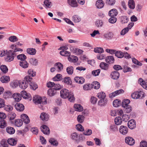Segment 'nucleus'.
Listing matches in <instances>:
<instances>
[{
  "label": "nucleus",
  "mask_w": 147,
  "mask_h": 147,
  "mask_svg": "<svg viewBox=\"0 0 147 147\" xmlns=\"http://www.w3.org/2000/svg\"><path fill=\"white\" fill-rule=\"evenodd\" d=\"M109 20V22L112 24H114L115 23L117 20V19L114 17H111Z\"/></svg>",
  "instance_id": "63"
},
{
  "label": "nucleus",
  "mask_w": 147,
  "mask_h": 147,
  "mask_svg": "<svg viewBox=\"0 0 147 147\" xmlns=\"http://www.w3.org/2000/svg\"><path fill=\"white\" fill-rule=\"evenodd\" d=\"M125 142L127 144L131 146L134 144L135 141L133 138L129 137H127L125 138Z\"/></svg>",
  "instance_id": "8"
},
{
  "label": "nucleus",
  "mask_w": 147,
  "mask_h": 147,
  "mask_svg": "<svg viewBox=\"0 0 147 147\" xmlns=\"http://www.w3.org/2000/svg\"><path fill=\"white\" fill-rule=\"evenodd\" d=\"M60 96L61 98H68V100L71 102H74L75 98L72 93L66 89H63L60 91Z\"/></svg>",
  "instance_id": "1"
},
{
  "label": "nucleus",
  "mask_w": 147,
  "mask_h": 147,
  "mask_svg": "<svg viewBox=\"0 0 147 147\" xmlns=\"http://www.w3.org/2000/svg\"><path fill=\"white\" fill-rule=\"evenodd\" d=\"M68 4L72 7H75L78 6V4L76 0H67Z\"/></svg>",
  "instance_id": "24"
},
{
  "label": "nucleus",
  "mask_w": 147,
  "mask_h": 147,
  "mask_svg": "<svg viewBox=\"0 0 147 147\" xmlns=\"http://www.w3.org/2000/svg\"><path fill=\"white\" fill-rule=\"evenodd\" d=\"M113 106L115 107H118L121 105V101L118 99L115 100L113 102Z\"/></svg>",
  "instance_id": "52"
},
{
  "label": "nucleus",
  "mask_w": 147,
  "mask_h": 147,
  "mask_svg": "<svg viewBox=\"0 0 147 147\" xmlns=\"http://www.w3.org/2000/svg\"><path fill=\"white\" fill-rule=\"evenodd\" d=\"M20 65L22 68L25 69L28 67L29 64L25 60H23V61H20Z\"/></svg>",
  "instance_id": "20"
},
{
  "label": "nucleus",
  "mask_w": 147,
  "mask_h": 147,
  "mask_svg": "<svg viewBox=\"0 0 147 147\" xmlns=\"http://www.w3.org/2000/svg\"><path fill=\"white\" fill-rule=\"evenodd\" d=\"M128 5L130 9H133L135 7V3L134 0H129L128 2Z\"/></svg>",
  "instance_id": "40"
},
{
  "label": "nucleus",
  "mask_w": 147,
  "mask_h": 147,
  "mask_svg": "<svg viewBox=\"0 0 147 147\" xmlns=\"http://www.w3.org/2000/svg\"><path fill=\"white\" fill-rule=\"evenodd\" d=\"M115 56L118 58H122L124 57V54L123 53L119 51H116L115 53Z\"/></svg>",
  "instance_id": "44"
},
{
  "label": "nucleus",
  "mask_w": 147,
  "mask_h": 147,
  "mask_svg": "<svg viewBox=\"0 0 147 147\" xmlns=\"http://www.w3.org/2000/svg\"><path fill=\"white\" fill-rule=\"evenodd\" d=\"M119 131L121 134L123 135H125L128 132V128L126 126L121 125L120 127Z\"/></svg>",
  "instance_id": "11"
},
{
  "label": "nucleus",
  "mask_w": 147,
  "mask_h": 147,
  "mask_svg": "<svg viewBox=\"0 0 147 147\" xmlns=\"http://www.w3.org/2000/svg\"><path fill=\"white\" fill-rule=\"evenodd\" d=\"M30 75L26 76L24 79V80L26 82H28V84L31 83L32 82V77L35 76L36 74H29Z\"/></svg>",
  "instance_id": "9"
},
{
  "label": "nucleus",
  "mask_w": 147,
  "mask_h": 147,
  "mask_svg": "<svg viewBox=\"0 0 147 147\" xmlns=\"http://www.w3.org/2000/svg\"><path fill=\"white\" fill-rule=\"evenodd\" d=\"M74 80L76 82L80 84L84 83L85 81L84 78L82 77H76L74 78Z\"/></svg>",
  "instance_id": "16"
},
{
  "label": "nucleus",
  "mask_w": 147,
  "mask_h": 147,
  "mask_svg": "<svg viewBox=\"0 0 147 147\" xmlns=\"http://www.w3.org/2000/svg\"><path fill=\"white\" fill-rule=\"evenodd\" d=\"M124 91L122 89L116 90L109 94V97L110 98H112L118 95L119 94L124 93Z\"/></svg>",
  "instance_id": "5"
},
{
  "label": "nucleus",
  "mask_w": 147,
  "mask_h": 147,
  "mask_svg": "<svg viewBox=\"0 0 147 147\" xmlns=\"http://www.w3.org/2000/svg\"><path fill=\"white\" fill-rule=\"evenodd\" d=\"M72 20L75 22H79L81 20L80 17L78 15H74L72 17Z\"/></svg>",
  "instance_id": "30"
},
{
  "label": "nucleus",
  "mask_w": 147,
  "mask_h": 147,
  "mask_svg": "<svg viewBox=\"0 0 147 147\" xmlns=\"http://www.w3.org/2000/svg\"><path fill=\"white\" fill-rule=\"evenodd\" d=\"M132 60L133 63L134 64L139 66H141L142 65V63L136 59L135 58H132Z\"/></svg>",
  "instance_id": "57"
},
{
  "label": "nucleus",
  "mask_w": 147,
  "mask_h": 147,
  "mask_svg": "<svg viewBox=\"0 0 147 147\" xmlns=\"http://www.w3.org/2000/svg\"><path fill=\"white\" fill-rule=\"evenodd\" d=\"M7 141L8 144L11 146H14L17 143V141L12 138L9 139Z\"/></svg>",
  "instance_id": "39"
},
{
  "label": "nucleus",
  "mask_w": 147,
  "mask_h": 147,
  "mask_svg": "<svg viewBox=\"0 0 147 147\" xmlns=\"http://www.w3.org/2000/svg\"><path fill=\"white\" fill-rule=\"evenodd\" d=\"M16 55L14 53H13L11 50L8 51V53L6 55V56L5 58V60L8 62H10L13 60L14 56Z\"/></svg>",
  "instance_id": "2"
},
{
  "label": "nucleus",
  "mask_w": 147,
  "mask_h": 147,
  "mask_svg": "<svg viewBox=\"0 0 147 147\" xmlns=\"http://www.w3.org/2000/svg\"><path fill=\"white\" fill-rule=\"evenodd\" d=\"M56 92V91L53 88L49 89L48 91V94L51 96H53Z\"/></svg>",
  "instance_id": "47"
},
{
  "label": "nucleus",
  "mask_w": 147,
  "mask_h": 147,
  "mask_svg": "<svg viewBox=\"0 0 147 147\" xmlns=\"http://www.w3.org/2000/svg\"><path fill=\"white\" fill-rule=\"evenodd\" d=\"M54 67L56 68V71L58 73L62 70L63 69V65L60 62L56 63L54 65Z\"/></svg>",
  "instance_id": "6"
},
{
  "label": "nucleus",
  "mask_w": 147,
  "mask_h": 147,
  "mask_svg": "<svg viewBox=\"0 0 147 147\" xmlns=\"http://www.w3.org/2000/svg\"><path fill=\"white\" fill-rule=\"evenodd\" d=\"M92 88L95 89H98L100 87V84L99 82L97 81H95L93 82L91 85Z\"/></svg>",
  "instance_id": "42"
},
{
  "label": "nucleus",
  "mask_w": 147,
  "mask_h": 147,
  "mask_svg": "<svg viewBox=\"0 0 147 147\" xmlns=\"http://www.w3.org/2000/svg\"><path fill=\"white\" fill-rule=\"evenodd\" d=\"M6 131L7 132L10 134H12L15 132V130L12 127L8 126L6 128Z\"/></svg>",
  "instance_id": "27"
},
{
  "label": "nucleus",
  "mask_w": 147,
  "mask_h": 147,
  "mask_svg": "<svg viewBox=\"0 0 147 147\" xmlns=\"http://www.w3.org/2000/svg\"><path fill=\"white\" fill-rule=\"evenodd\" d=\"M12 95V93L11 92L7 91L4 92L3 94V97L6 99L11 97Z\"/></svg>",
  "instance_id": "28"
},
{
  "label": "nucleus",
  "mask_w": 147,
  "mask_h": 147,
  "mask_svg": "<svg viewBox=\"0 0 147 147\" xmlns=\"http://www.w3.org/2000/svg\"><path fill=\"white\" fill-rule=\"evenodd\" d=\"M118 14L117 10L115 9H113L110 10L109 12V15L111 17L116 16Z\"/></svg>",
  "instance_id": "22"
},
{
  "label": "nucleus",
  "mask_w": 147,
  "mask_h": 147,
  "mask_svg": "<svg viewBox=\"0 0 147 147\" xmlns=\"http://www.w3.org/2000/svg\"><path fill=\"white\" fill-rule=\"evenodd\" d=\"M1 81L3 83H7L10 81V78L9 76H4L0 78Z\"/></svg>",
  "instance_id": "17"
},
{
  "label": "nucleus",
  "mask_w": 147,
  "mask_h": 147,
  "mask_svg": "<svg viewBox=\"0 0 147 147\" xmlns=\"http://www.w3.org/2000/svg\"><path fill=\"white\" fill-rule=\"evenodd\" d=\"M49 142L51 145L55 146H57L58 144L57 141L54 138H50L49 140Z\"/></svg>",
  "instance_id": "34"
},
{
  "label": "nucleus",
  "mask_w": 147,
  "mask_h": 147,
  "mask_svg": "<svg viewBox=\"0 0 147 147\" xmlns=\"http://www.w3.org/2000/svg\"><path fill=\"white\" fill-rule=\"evenodd\" d=\"M44 4L47 8H50L51 5V2L49 0H45L44 1Z\"/></svg>",
  "instance_id": "64"
},
{
  "label": "nucleus",
  "mask_w": 147,
  "mask_h": 147,
  "mask_svg": "<svg viewBox=\"0 0 147 147\" xmlns=\"http://www.w3.org/2000/svg\"><path fill=\"white\" fill-rule=\"evenodd\" d=\"M16 114L13 112H11L8 115V117L10 120H12L15 118Z\"/></svg>",
  "instance_id": "60"
},
{
  "label": "nucleus",
  "mask_w": 147,
  "mask_h": 147,
  "mask_svg": "<svg viewBox=\"0 0 147 147\" xmlns=\"http://www.w3.org/2000/svg\"><path fill=\"white\" fill-rule=\"evenodd\" d=\"M128 127L131 129H134L136 127V125L135 120L132 119L128 121L127 123Z\"/></svg>",
  "instance_id": "12"
},
{
  "label": "nucleus",
  "mask_w": 147,
  "mask_h": 147,
  "mask_svg": "<svg viewBox=\"0 0 147 147\" xmlns=\"http://www.w3.org/2000/svg\"><path fill=\"white\" fill-rule=\"evenodd\" d=\"M84 118V116L80 115L78 116L77 120L79 123H81L83 122Z\"/></svg>",
  "instance_id": "56"
},
{
  "label": "nucleus",
  "mask_w": 147,
  "mask_h": 147,
  "mask_svg": "<svg viewBox=\"0 0 147 147\" xmlns=\"http://www.w3.org/2000/svg\"><path fill=\"white\" fill-rule=\"evenodd\" d=\"M123 107L125 108L124 111L126 113H129L132 111L131 107L130 105L127 106Z\"/></svg>",
  "instance_id": "58"
},
{
  "label": "nucleus",
  "mask_w": 147,
  "mask_h": 147,
  "mask_svg": "<svg viewBox=\"0 0 147 147\" xmlns=\"http://www.w3.org/2000/svg\"><path fill=\"white\" fill-rule=\"evenodd\" d=\"M17 58L20 61H23V60H25L26 59V57L24 54H21L18 55Z\"/></svg>",
  "instance_id": "49"
},
{
  "label": "nucleus",
  "mask_w": 147,
  "mask_h": 147,
  "mask_svg": "<svg viewBox=\"0 0 147 147\" xmlns=\"http://www.w3.org/2000/svg\"><path fill=\"white\" fill-rule=\"evenodd\" d=\"M94 52L95 53H103L104 51L102 48L96 47L94 49Z\"/></svg>",
  "instance_id": "54"
},
{
  "label": "nucleus",
  "mask_w": 147,
  "mask_h": 147,
  "mask_svg": "<svg viewBox=\"0 0 147 147\" xmlns=\"http://www.w3.org/2000/svg\"><path fill=\"white\" fill-rule=\"evenodd\" d=\"M65 83L67 84L71 85L72 84V81L71 78L69 77H65L64 79Z\"/></svg>",
  "instance_id": "46"
},
{
  "label": "nucleus",
  "mask_w": 147,
  "mask_h": 147,
  "mask_svg": "<svg viewBox=\"0 0 147 147\" xmlns=\"http://www.w3.org/2000/svg\"><path fill=\"white\" fill-rule=\"evenodd\" d=\"M21 96L25 99H28L29 100H31V97L30 95L27 93L25 90H23L21 92Z\"/></svg>",
  "instance_id": "14"
},
{
  "label": "nucleus",
  "mask_w": 147,
  "mask_h": 147,
  "mask_svg": "<svg viewBox=\"0 0 147 147\" xmlns=\"http://www.w3.org/2000/svg\"><path fill=\"white\" fill-rule=\"evenodd\" d=\"M1 70L4 73H6L8 71V68L7 66L4 65H2L0 67Z\"/></svg>",
  "instance_id": "55"
},
{
  "label": "nucleus",
  "mask_w": 147,
  "mask_h": 147,
  "mask_svg": "<svg viewBox=\"0 0 147 147\" xmlns=\"http://www.w3.org/2000/svg\"><path fill=\"white\" fill-rule=\"evenodd\" d=\"M143 94L144 93L142 91H136L131 94V97L133 98L137 99L139 98L142 95L143 96Z\"/></svg>",
  "instance_id": "4"
},
{
  "label": "nucleus",
  "mask_w": 147,
  "mask_h": 147,
  "mask_svg": "<svg viewBox=\"0 0 147 147\" xmlns=\"http://www.w3.org/2000/svg\"><path fill=\"white\" fill-rule=\"evenodd\" d=\"M80 135L76 132L72 133L71 136V138L77 143H78L80 141Z\"/></svg>",
  "instance_id": "3"
},
{
  "label": "nucleus",
  "mask_w": 147,
  "mask_h": 147,
  "mask_svg": "<svg viewBox=\"0 0 147 147\" xmlns=\"http://www.w3.org/2000/svg\"><path fill=\"white\" fill-rule=\"evenodd\" d=\"M130 102V100L128 99H125L123 100L122 102V106L123 107L129 106L128 105Z\"/></svg>",
  "instance_id": "50"
},
{
  "label": "nucleus",
  "mask_w": 147,
  "mask_h": 147,
  "mask_svg": "<svg viewBox=\"0 0 147 147\" xmlns=\"http://www.w3.org/2000/svg\"><path fill=\"white\" fill-rule=\"evenodd\" d=\"M36 50L35 49L31 48L27 49V52L28 54L30 55H35L36 54Z\"/></svg>",
  "instance_id": "35"
},
{
  "label": "nucleus",
  "mask_w": 147,
  "mask_h": 147,
  "mask_svg": "<svg viewBox=\"0 0 147 147\" xmlns=\"http://www.w3.org/2000/svg\"><path fill=\"white\" fill-rule=\"evenodd\" d=\"M62 79V76L61 74H57L54 78L53 80L54 81H58Z\"/></svg>",
  "instance_id": "53"
},
{
  "label": "nucleus",
  "mask_w": 147,
  "mask_h": 147,
  "mask_svg": "<svg viewBox=\"0 0 147 147\" xmlns=\"http://www.w3.org/2000/svg\"><path fill=\"white\" fill-rule=\"evenodd\" d=\"M122 120L121 117H116L114 120L115 123L117 125H120L122 123Z\"/></svg>",
  "instance_id": "41"
},
{
  "label": "nucleus",
  "mask_w": 147,
  "mask_h": 147,
  "mask_svg": "<svg viewBox=\"0 0 147 147\" xmlns=\"http://www.w3.org/2000/svg\"><path fill=\"white\" fill-rule=\"evenodd\" d=\"M120 19L122 24L127 23L128 21V18L126 16H121L120 17Z\"/></svg>",
  "instance_id": "38"
},
{
  "label": "nucleus",
  "mask_w": 147,
  "mask_h": 147,
  "mask_svg": "<svg viewBox=\"0 0 147 147\" xmlns=\"http://www.w3.org/2000/svg\"><path fill=\"white\" fill-rule=\"evenodd\" d=\"M0 146L2 147H8V145L5 139L2 140L0 142Z\"/></svg>",
  "instance_id": "48"
},
{
  "label": "nucleus",
  "mask_w": 147,
  "mask_h": 147,
  "mask_svg": "<svg viewBox=\"0 0 147 147\" xmlns=\"http://www.w3.org/2000/svg\"><path fill=\"white\" fill-rule=\"evenodd\" d=\"M29 62L31 64L34 66L37 65L38 63V60L34 58H30Z\"/></svg>",
  "instance_id": "29"
},
{
  "label": "nucleus",
  "mask_w": 147,
  "mask_h": 147,
  "mask_svg": "<svg viewBox=\"0 0 147 147\" xmlns=\"http://www.w3.org/2000/svg\"><path fill=\"white\" fill-rule=\"evenodd\" d=\"M29 84L32 88L34 90H36L38 87L36 84L34 82H32L30 83Z\"/></svg>",
  "instance_id": "62"
},
{
  "label": "nucleus",
  "mask_w": 147,
  "mask_h": 147,
  "mask_svg": "<svg viewBox=\"0 0 147 147\" xmlns=\"http://www.w3.org/2000/svg\"><path fill=\"white\" fill-rule=\"evenodd\" d=\"M74 107L76 111H82L83 109L82 106L79 104H75L74 105Z\"/></svg>",
  "instance_id": "43"
},
{
  "label": "nucleus",
  "mask_w": 147,
  "mask_h": 147,
  "mask_svg": "<svg viewBox=\"0 0 147 147\" xmlns=\"http://www.w3.org/2000/svg\"><path fill=\"white\" fill-rule=\"evenodd\" d=\"M61 55L65 56H69L70 55V53L65 50H62L60 52Z\"/></svg>",
  "instance_id": "45"
},
{
  "label": "nucleus",
  "mask_w": 147,
  "mask_h": 147,
  "mask_svg": "<svg viewBox=\"0 0 147 147\" xmlns=\"http://www.w3.org/2000/svg\"><path fill=\"white\" fill-rule=\"evenodd\" d=\"M19 86L20 88L23 89H26L28 86L29 84L28 82H26L24 80L19 82Z\"/></svg>",
  "instance_id": "7"
},
{
  "label": "nucleus",
  "mask_w": 147,
  "mask_h": 147,
  "mask_svg": "<svg viewBox=\"0 0 147 147\" xmlns=\"http://www.w3.org/2000/svg\"><path fill=\"white\" fill-rule=\"evenodd\" d=\"M105 3L102 0H97L96 2V6L98 8L101 9L104 6Z\"/></svg>",
  "instance_id": "18"
},
{
  "label": "nucleus",
  "mask_w": 147,
  "mask_h": 147,
  "mask_svg": "<svg viewBox=\"0 0 147 147\" xmlns=\"http://www.w3.org/2000/svg\"><path fill=\"white\" fill-rule=\"evenodd\" d=\"M40 117L43 121H47L49 119V115L45 113H42L40 114Z\"/></svg>",
  "instance_id": "19"
},
{
  "label": "nucleus",
  "mask_w": 147,
  "mask_h": 147,
  "mask_svg": "<svg viewBox=\"0 0 147 147\" xmlns=\"http://www.w3.org/2000/svg\"><path fill=\"white\" fill-rule=\"evenodd\" d=\"M10 48L12 49V50L11 51H12L13 53H15L17 51H23V49L20 48H18L17 47L16 45L13 44L11 46Z\"/></svg>",
  "instance_id": "21"
},
{
  "label": "nucleus",
  "mask_w": 147,
  "mask_h": 147,
  "mask_svg": "<svg viewBox=\"0 0 147 147\" xmlns=\"http://www.w3.org/2000/svg\"><path fill=\"white\" fill-rule=\"evenodd\" d=\"M106 62L108 63H113L114 62V59L112 56H108L105 58Z\"/></svg>",
  "instance_id": "25"
},
{
  "label": "nucleus",
  "mask_w": 147,
  "mask_h": 147,
  "mask_svg": "<svg viewBox=\"0 0 147 147\" xmlns=\"http://www.w3.org/2000/svg\"><path fill=\"white\" fill-rule=\"evenodd\" d=\"M33 101L36 104H41V97H38V96H37L34 97L33 99Z\"/></svg>",
  "instance_id": "33"
},
{
  "label": "nucleus",
  "mask_w": 147,
  "mask_h": 147,
  "mask_svg": "<svg viewBox=\"0 0 147 147\" xmlns=\"http://www.w3.org/2000/svg\"><path fill=\"white\" fill-rule=\"evenodd\" d=\"M12 96L16 101L18 102L21 99V96L20 93H15L13 94Z\"/></svg>",
  "instance_id": "23"
},
{
  "label": "nucleus",
  "mask_w": 147,
  "mask_h": 147,
  "mask_svg": "<svg viewBox=\"0 0 147 147\" xmlns=\"http://www.w3.org/2000/svg\"><path fill=\"white\" fill-rule=\"evenodd\" d=\"M76 128L78 130L83 131L84 130V128L80 124H79L76 125Z\"/></svg>",
  "instance_id": "61"
},
{
  "label": "nucleus",
  "mask_w": 147,
  "mask_h": 147,
  "mask_svg": "<svg viewBox=\"0 0 147 147\" xmlns=\"http://www.w3.org/2000/svg\"><path fill=\"white\" fill-rule=\"evenodd\" d=\"M9 40L10 41L13 42L17 41L18 40L17 37L15 36H10L9 38Z\"/></svg>",
  "instance_id": "59"
},
{
  "label": "nucleus",
  "mask_w": 147,
  "mask_h": 147,
  "mask_svg": "<svg viewBox=\"0 0 147 147\" xmlns=\"http://www.w3.org/2000/svg\"><path fill=\"white\" fill-rule=\"evenodd\" d=\"M97 97L99 98H105L106 96L105 93L103 92H102L98 93L97 94Z\"/></svg>",
  "instance_id": "51"
},
{
  "label": "nucleus",
  "mask_w": 147,
  "mask_h": 147,
  "mask_svg": "<svg viewBox=\"0 0 147 147\" xmlns=\"http://www.w3.org/2000/svg\"><path fill=\"white\" fill-rule=\"evenodd\" d=\"M107 99L103 98L100 99L98 102V104L100 106H104L107 103Z\"/></svg>",
  "instance_id": "32"
},
{
  "label": "nucleus",
  "mask_w": 147,
  "mask_h": 147,
  "mask_svg": "<svg viewBox=\"0 0 147 147\" xmlns=\"http://www.w3.org/2000/svg\"><path fill=\"white\" fill-rule=\"evenodd\" d=\"M7 125V124L5 121L3 119H1L0 120V128H4Z\"/></svg>",
  "instance_id": "36"
},
{
  "label": "nucleus",
  "mask_w": 147,
  "mask_h": 147,
  "mask_svg": "<svg viewBox=\"0 0 147 147\" xmlns=\"http://www.w3.org/2000/svg\"><path fill=\"white\" fill-rule=\"evenodd\" d=\"M100 68L104 70H107L109 68V65L105 62H101L100 64Z\"/></svg>",
  "instance_id": "26"
},
{
  "label": "nucleus",
  "mask_w": 147,
  "mask_h": 147,
  "mask_svg": "<svg viewBox=\"0 0 147 147\" xmlns=\"http://www.w3.org/2000/svg\"><path fill=\"white\" fill-rule=\"evenodd\" d=\"M113 36V33L111 32H109L104 34V37L107 39L110 40L112 38Z\"/></svg>",
  "instance_id": "31"
},
{
  "label": "nucleus",
  "mask_w": 147,
  "mask_h": 147,
  "mask_svg": "<svg viewBox=\"0 0 147 147\" xmlns=\"http://www.w3.org/2000/svg\"><path fill=\"white\" fill-rule=\"evenodd\" d=\"M16 109L19 111H23L24 109V106L22 104L17 103L15 105Z\"/></svg>",
  "instance_id": "15"
},
{
  "label": "nucleus",
  "mask_w": 147,
  "mask_h": 147,
  "mask_svg": "<svg viewBox=\"0 0 147 147\" xmlns=\"http://www.w3.org/2000/svg\"><path fill=\"white\" fill-rule=\"evenodd\" d=\"M42 131L45 134L49 135L50 133V129L46 125H43L40 127Z\"/></svg>",
  "instance_id": "10"
},
{
  "label": "nucleus",
  "mask_w": 147,
  "mask_h": 147,
  "mask_svg": "<svg viewBox=\"0 0 147 147\" xmlns=\"http://www.w3.org/2000/svg\"><path fill=\"white\" fill-rule=\"evenodd\" d=\"M21 118L22 120V121L26 124L30 122V120L28 116L24 114H22L21 115Z\"/></svg>",
  "instance_id": "13"
},
{
  "label": "nucleus",
  "mask_w": 147,
  "mask_h": 147,
  "mask_svg": "<svg viewBox=\"0 0 147 147\" xmlns=\"http://www.w3.org/2000/svg\"><path fill=\"white\" fill-rule=\"evenodd\" d=\"M15 125L18 127H21L23 124V121L20 119H16L15 120Z\"/></svg>",
  "instance_id": "37"
}]
</instances>
